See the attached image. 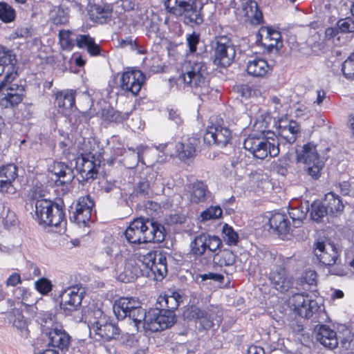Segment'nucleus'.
I'll use <instances>...</instances> for the list:
<instances>
[{"label":"nucleus","instance_id":"nucleus-4","mask_svg":"<svg viewBox=\"0 0 354 354\" xmlns=\"http://www.w3.org/2000/svg\"><path fill=\"white\" fill-rule=\"evenodd\" d=\"M296 160L304 165L305 170L312 178L317 179L320 176L324 163L314 144L308 142L297 149Z\"/></svg>","mask_w":354,"mask_h":354},{"label":"nucleus","instance_id":"nucleus-48","mask_svg":"<svg viewBox=\"0 0 354 354\" xmlns=\"http://www.w3.org/2000/svg\"><path fill=\"white\" fill-rule=\"evenodd\" d=\"M35 287L40 294L46 295L52 290L53 285L50 280L42 277L35 282Z\"/></svg>","mask_w":354,"mask_h":354},{"label":"nucleus","instance_id":"nucleus-9","mask_svg":"<svg viewBox=\"0 0 354 354\" xmlns=\"http://www.w3.org/2000/svg\"><path fill=\"white\" fill-rule=\"evenodd\" d=\"M236 55L235 46L227 36H219L216 38L214 62L222 67L229 66Z\"/></svg>","mask_w":354,"mask_h":354},{"label":"nucleus","instance_id":"nucleus-24","mask_svg":"<svg viewBox=\"0 0 354 354\" xmlns=\"http://www.w3.org/2000/svg\"><path fill=\"white\" fill-rule=\"evenodd\" d=\"M300 130L299 124L294 120L289 121L283 124H280L278 131L279 138L277 140L279 141L280 139L281 140H284L286 143L292 144L296 141Z\"/></svg>","mask_w":354,"mask_h":354},{"label":"nucleus","instance_id":"nucleus-64","mask_svg":"<svg viewBox=\"0 0 354 354\" xmlns=\"http://www.w3.org/2000/svg\"><path fill=\"white\" fill-rule=\"evenodd\" d=\"M15 34L17 37H28L30 35V30L27 27L17 28Z\"/></svg>","mask_w":354,"mask_h":354},{"label":"nucleus","instance_id":"nucleus-62","mask_svg":"<svg viewBox=\"0 0 354 354\" xmlns=\"http://www.w3.org/2000/svg\"><path fill=\"white\" fill-rule=\"evenodd\" d=\"M21 279L20 275L17 273H13L8 278L6 283L8 286H15L21 283Z\"/></svg>","mask_w":354,"mask_h":354},{"label":"nucleus","instance_id":"nucleus-43","mask_svg":"<svg viewBox=\"0 0 354 354\" xmlns=\"http://www.w3.org/2000/svg\"><path fill=\"white\" fill-rule=\"evenodd\" d=\"M223 238L224 241L229 245H236L238 243L239 236L234 229L225 224L222 228Z\"/></svg>","mask_w":354,"mask_h":354},{"label":"nucleus","instance_id":"nucleus-22","mask_svg":"<svg viewBox=\"0 0 354 354\" xmlns=\"http://www.w3.org/2000/svg\"><path fill=\"white\" fill-rule=\"evenodd\" d=\"M94 205L89 196L79 198L74 213V220L77 224H85L91 218L92 208Z\"/></svg>","mask_w":354,"mask_h":354},{"label":"nucleus","instance_id":"nucleus-49","mask_svg":"<svg viewBox=\"0 0 354 354\" xmlns=\"http://www.w3.org/2000/svg\"><path fill=\"white\" fill-rule=\"evenodd\" d=\"M17 167L13 164H8L0 168V176L2 178L15 180L17 177Z\"/></svg>","mask_w":354,"mask_h":354},{"label":"nucleus","instance_id":"nucleus-8","mask_svg":"<svg viewBox=\"0 0 354 354\" xmlns=\"http://www.w3.org/2000/svg\"><path fill=\"white\" fill-rule=\"evenodd\" d=\"M176 321L173 310L153 309L147 314L145 322L142 324L144 330L157 332L171 327Z\"/></svg>","mask_w":354,"mask_h":354},{"label":"nucleus","instance_id":"nucleus-1","mask_svg":"<svg viewBox=\"0 0 354 354\" xmlns=\"http://www.w3.org/2000/svg\"><path fill=\"white\" fill-rule=\"evenodd\" d=\"M126 239L130 243H161L166 236L165 227L144 218H137L130 223L124 231Z\"/></svg>","mask_w":354,"mask_h":354},{"label":"nucleus","instance_id":"nucleus-25","mask_svg":"<svg viewBox=\"0 0 354 354\" xmlns=\"http://www.w3.org/2000/svg\"><path fill=\"white\" fill-rule=\"evenodd\" d=\"M317 340L326 348L334 349L339 344V338L335 330L326 325H322L318 329Z\"/></svg>","mask_w":354,"mask_h":354},{"label":"nucleus","instance_id":"nucleus-12","mask_svg":"<svg viewBox=\"0 0 354 354\" xmlns=\"http://www.w3.org/2000/svg\"><path fill=\"white\" fill-rule=\"evenodd\" d=\"M289 304L294 311L300 317L310 318L318 310L317 302L310 299L308 295L296 293L289 299Z\"/></svg>","mask_w":354,"mask_h":354},{"label":"nucleus","instance_id":"nucleus-10","mask_svg":"<svg viewBox=\"0 0 354 354\" xmlns=\"http://www.w3.org/2000/svg\"><path fill=\"white\" fill-rule=\"evenodd\" d=\"M84 289L77 286L64 290L60 295V308L66 315L78 310L82 305Z\"/></svg>","mask_w":354,"mask_h":354},{"label":"nucleus","instance_id":"nucleus-32","mask_svg":"<svg viewBox=\"0 0 354 354\" xmlns=\"http://www.w3.org/2000/svg\"><path fill=\"white\" fill-rule=\"evenodd\" d=\"M76 91L65 90L57 93L55 101L59 108L71 109L75 105Z\"/></svg>","mask_w":354,"mask_h":354},{"label":"nucleus","instance_id":"nucleus-40","mask_svg":"<svg viewBox=\"0 0 354 354\" xmlns=\"http://www.w3.org/2000/svg\"><path fill=\"white\" fill-rule=\"evenodd\" d=\"M214 260L220 266H230L235 262V256L231 251L224 250L216 254Z\"/></svg>","mask_w":354,"mask_h":354},{"label":"nucleus","instance_id":"nucleus-57","mask_svg":"<svg viewBox=\"0 0 354 354\" xmlns=\"http://www.w3.org/2000/svg\"><path fill=\"white\" fill-rule=\"evenodd\" d=\"M201 279L202 281H206L207 279L214 280L216 281L221 282L224 279L223 276L219 274H214L212 272H209L207 274H199L198 277Z\"/></svg>","mask_w":354,"mask_h":354},{"label":"nucleus","instance_id":"nucleus-26","mask_svg":"<svg viewBox=\"0 0 354 354\" xmlns=\"http://www.w3.org/2000/svg\"><path fill=\"white\" fill-rule=\"evenodd\" d=\"M207 186L201 181H196L189 187V199L192 203H205L210 197Z\"/></svg>","mask_w":354,"mask_h":354},{"label":"nucleus","instance_id":"nucleus-7","mask_svg":"<svg viewBox=\"0 0 354 354\" xmlns=\"http://www.w3.org/2000/svg\"><path fill=\"white\" fill-rule=\"evenodd\" d=\"M136 255L139 261L149 269L156 281H161L167 275V257L162 252L139 248Z\"/></svg>","mask_w":354,"mask_h":354},{"label":"nucleus","instance_id":"nucleus-16","mask_svg":"<svg viewBox=\"0 0 354 354\" xmlns=\"http://www.w3.org/2000/svg\"><path fill=\"white\" fill-rule=\"evenodd\" d=\"M231 139V131L226 127H209L203 136V140L209 145H215L225 147Z\"/></svg>","mask_w":354,"mask_h":354},{"label":"nucleus","instance_id":"nucleus-3","mask_svg":"<svg viewBox=\"0 0 354 354\" xmlns=\"http://www.w3.org/2000/svg\"><path fill=\"white\" fill-rule=\"evenodd\" d=\"M165 5L169 12L182 17L187 25H201L204 21L203 6L196 0H165Z\"/></svg>","mask_w":354,"mask_h":354},{"label":"nucleus","instance_id":"nucleus-53","mask_svg":"<svg viewBox=\"0 0 354 354\" xmlns=\"http://www.w3.org/2000/svg\"><path fill=\"white\" fill-rule=\"evenodd\" d=\"M13 180L8 178H2L0 176V192L9 194L15 193V189L12 185Z\"/></svg>","mask_w":354,"mask_h":354},{"label":"nucleus","instance_id":"nucleus-41","mask_svg":"<svg viewBox=\"0 0 354 354\" xmlns=\"http://www.w3.org/2000/svg\"><path fill=\"white\" fill-rule=\"evenodd\" d=\"M74 33L70 30H61L59 32V42L63 49L70 50L75 44Z\"/></svg>","mask_w":354,"mask_h":354},{"label":"nucleus","instance_id":"nucleus-47","mask_svg":"<svg viewBox=\"0 0 354 354\" xmlns=\"http://www.w3.org/2000/svg\"><path fill=\"white\" fill-rule=\"evenodd\" d=\"M222 209L219 206H211L201 214L202 221L216 219L221 216Z\"/></svg>","mask_w":354,"mask_h":354},{"label":"nucleus","instance_id":"nucleus-54","mask_svg":"<svg viewBox=\"0 0 354 354\" xmlns=\"http://www.w3.org/2000/svg\"><path fill=\"white\" fill-rule=\"evenodd\" d=\"M200 36L199 34L193 32L192 34L187 35V42L189 48V50L194 53L196 50V46L199 42Z\"/></svg>","mask_w":354,"mask_h":354},{"label":"nucleus","instance_id":"nucleus-61","mask_svg":"<svg viewBox=\"0 0 354 354\" xmlns=\"http://www.w3.org/2000/svg\"><path fill=\"white\" fill-rule=\"evenodd\" d=\"M130 267L132 268V270H130V274H131L130 278L131 279H133L134 278H136L142 274V270L139 267H138L136 265L133 266V263H129L127 265V269L129 270L130 268Z\"/></svg>","mask_w":354,"mask_h":354},{"label":"nucleus","instance_id":"nucleus-45","mask_svg":"<svg viewBox=\"0 0 354 354\" xmlns=\"http://www.w3.org/2000/svg\"><path fill=\"white\" fill-rule=\"evenodd\" d=\"M342 71L346 78L354 80V53L344 62Z\"/></svg>","mask_w":354,"mask_h":354},{"label":"nucleus","instance_id":"nucleus-50","mask_svg":"<svg viewBox=\"0 0 354 354\" xmlns=\"http://www.w3.org/2000/svg\"><path fill=\"white\" fill-rule=\"evenodd\" d=\"M180 297L178 294L173 293L171 295H166L163 298H161L160 303L162 301V300L165 302V306L168 308L169 310H172L173 309H176L179 306V299Z\"/></svg>","mask_w":354,"mask_h":354},{"label":"nucleus","instance_id":"nucleus-58","mask_svg":"<svg viewBox=\"0 0 354 354\" xmlns=\"http://www.w3.org/2000/svg\"><path fill=\"white\" fill-rule=\"evenodd\" d=\"M119 45L121 48H129L131 50H135L137 48L136 41L131 38L121 40Z\"/></svg>","mask_w":354,"mask_h":354},{"label":"nucleus","instance_id":"nucleus-28","mask_svg":"<svg viewBox=\"0 0 354 354\" xmlns=\"http://www.w3.org/2000/svg\"><path fill=\"white\" fill-rule=\"evenodd\" d=\"M270 228L280 234H286L290 229V222L285 214L277 213L269 219Z\"/></svg>","mask_w":354,"mask_h":354},{"label":"nucleus","instance_id":"nucleus-23","mask_svg":"<svg viewBox=\"0 0 354 354\" xmlns=\"http://www.w3.org/2000/svg\"><path fill=\"white\" fill-rule=\"evenodd\" d=\"M138 299L133 297H122L115 301L113 306V310L118 319H124L128 314L138 306Z\"/></svg>","mask_w":354,"mask_h":354},{"label":"nucleus","instance_id":"nucleus-11","mask_svg":"<svg viewBox=\"0 0 354 354\" xmlns=\"http://www.w3.org/2000/svg\"><path fill=\"white\" fill-rule=\"evenodd\" d=\"M222 245V241L215 235L201 233L196 235L190 243L191 252L196 257L203 255L207 250L215 252Z\"/></svg>","mask_w":354,"mask_h":354},{"label":"nucleus","instance_id":"nucleus-19","mask_svg":"<svg viewBox=\"0 0 354 354\" xmlns=\"http://www.w3.org/2000/svg\"><path fill=\"white\" fill-rule=\"evenodd\" d=\"M269 281L274 288L281 292L288 290L292 285V279L282 266H276L271 270Z\"/></svg>","mask_w":354,"mask_h":354},{"label":"nucleus","instance_id":"nucleus-5","mask_svg":"<svg viewBox=\"0 0 354 354\" xmlns=\"http://www.w3.org/2000/svg\"><path fill=\"white\" fill-rule=\"evenodd\" d=\"M243 147L254 158L264 159L268 156L275 157L279 153V143L276 139L260 138L248 136L243 142Z\"/></svg>","mask_w":354,"mask_h":354},{"label":"nucleus","instance_id":"nucleus-18","mask_svg":"<svg viewBox=\"0 0 354 354\" xmlns=\"http://www.w3.org/2000/svg\"><path fill=\"white\" fill-rule=\"evenodd\" d=\"M315 254L322 264L331 266L336 263L338 252L335 246L329 242H317Z\"/></svg>","mask_w":354,"mask_h":354},{"label":"nucleus","instance_id":"nucleus-20","mask_svg":"<svg viewBox=\"0 0 354 354\" xmlns=\"http://www.w3.org/2000/svg\"><path fill=\"white\" fill-rule=\"evenodd\" d=\"M112 12V6L103 1L90 3L88 5V15L92 21L97 23H105L107 19L111 18Z\"/></svg>","mask_w":354,"mask_h":354},{"label":"nucleus","instance_id":"nucleus-46","mask_svg":"<svg viewBox=\"0 0 354 354\" xmlns=\"http://www.w3.org/2000/svg\"><path fill=\"white\" fill-rule=\"evenodd\" d=\"M328 214L324 203L322 204L319 203H314L311 205L310 216L312 219L319 221L325 215Z\"/></svg>","mask_w":354,"mask_h":354},{"label":"nucleus","instance_id":"nucleus-51","mask_svg":"<svg viewBox=\"0 0 354 354\" xmlns=\"http://www.w3.org/2000/svg\"><path fill=\"white\" fill-rule=\"evenodd\" d=\"M337 27L342 32H354V21L350 17L340 19L337 22Z\"/></svg>","mask_w":354,"mask_h":354},{"label":"nucleus","instance_id":"nucleus-36","mask_svg":"<svg viewBox=\"0 0 354 354\" xmlns=\"http://www.w3.org/2000/svg\"><path fill=\"white\" fill-rule=\"evenodd\" d=\"M147 313L144 308L140 306V303L138 301V306H136L131 314H128V316L135 323V326L137 330H140L142 328V324L145 322L147 317Z\"/></svg>","mask_w":354,"mask_h":354},{"label":"nucleus","instance_id":"nucleus-2","mask_svg":"<svg viewBox=\"0 0 354 354\" xmlns=\"http://www.w3.org/2000/svg\"><path fill=\"white\" fill-rule=\"evenodd\" d=\"M181 71L179 81L187 84L199 94L205 95L208 93L207 67L203 61L199 58L186 60L182 64Z\"/></svg>","mask_w":354,"mask_h":354},{"label":"nucleus","instance_id":"nucleus-52","mask_svg":"<svg viewBox=\"0 0 354 354\" xmlns=\"http://www.w3.org/2000/svg\"><path fill=\"white\" fill-rule=\"evenodd\" d=\"M341 346L345 349L354 348V333L346 331L345 336L340 339Z\"/></svg>","mask_w":354,"mask_h":354},{"label":"nucleus","instance_id":"nucleus-44","mask_svg":"<svg viewBox=\"0 0 354 354\" xmlns=\"http://www.w3.org/2000/svg\"><path fill=\"white\" fill-rule=\"evenodd\" d=\"M50 20L55 25H64L68 21V12L62 8L50 12Z\"/></svg>","mask_w":354,"mask_h":354},{"label":"nucleus","instance_id":"nucleus-56","mask_svg":"<svg viewBox=\"0 0 354 354\" xmlns=\"http://www.w3.org/2000/svg\"><path fill=\"white\" fill-rule=\"evenodd\" d=\"M317 273L313 270H308L304 275V281L310 286L315 285Z\"/></svg>","mask_w":354,"mask_h":354},{"label":"nucleus","instance_id":"nucleus-60","mask_svg":"<svg viewBox=\"0 0 354 354\" xmlns=\"http://www.w3.org/2000/svg\"><path fill=\"white\" fill-rule=\"evenodd\" d=\"M122 339V342L125 343L127 346H135L136 344L138 342V340L136 339V336L134 335L130 334H124L121 336Z\"/></svg>","mask_w":354,"mask_h":354},{"label":"nucleus","instance_id":"nucleus-59","mask_svg":"<svg viewBox=\"0 0 354 354\" xmlns=\"http://www.w3.org/2000/svg\"><path fill=\"white\" fill-rule=\"evenodd\" d=\"M149 150V147L145 145H139L136 147V149L133 151V152L136 151L137 154V162H140L144 164L143 161V155L145 152Z\"/></svg>","mask_w":354,"mask_h":354},{"label":"nucleus","instance_id":"nucleus-35","mask_svg":"<svg viewBox=\"0 0 354 354\" xmlns=\"http://www.w3.org/2000/svg\"><path fill=\"white\" fill-rule=\"evenodd\" d=\"M176 156L181 160H185L196 156V147L193 143H178L176 146Z\"/></svg>","mask_w":354,"mask_h":354},{"label":"nucleus","instance_id":"nucleus-13","mask_svg":"<svg viewBox=\"0 0 354 354\" xmlns=\"http://www.w3.org/2000/svg\"><path fill=\"white\" fill-rule=\"evenodd\" d=\"M47 324L48 322H46V324L43 326V332L48 338V345L62 351L67 350L71 340L69 334L57 325H52L49 327Z\"/></svg>","mask_w":354,"mask_h":354},{"label":"nucleus","instance_id":"nucleus-6","mask_svg":"<svg viewBox=\"0 0 354 354\" xmlns=\"http://www.w3.org/2000/svg\"><path fill=\"white\" fill-rule=\"evenodd\" d=\"M35 216L40 224L47 226H58L64 217L59 205L46 199L37 200L35 204Z\"/></svg>","mask_w":354,"mask_h":354},{"label":"nucleus","instance_id":"nucleus-14","mask_svg":"<svg viewBox=\"0 0 354 354\" xmlns=\"http://www.w3.org/2000/svg\"><path fill=\"white\" fill-rule=\"evenodd\" d=\"M100 166V161L89 152L77 158L75 167L82 178L88 180L96 178Z\"/></svg>","mask_w":354,"mask_h":354},{"label":"nucleus","instance_id":"nucleus-38","mask_svg":"<svg viewBox=\"0 0 354 354\" xmlns=\"http://www.w3.org/2000/svg\"><path fill=\"white\" fill-rule=\"evenodd\" d=\"M16 12L15 9L5 2H0V20L4 23H10L15 20Z\"/></svg>","mask_w":354,"mask_h":354},{"label":"nucleus","instance_id":"nucleus-30","mask_svg":"<svg viewBox=\"0 0 354 354\" xmlns=\"http://www.w3.org/2000/svg\"><path fill=\"white\" fill-rule=\"evenodd\" d=\"M75 42L80 48H85L92 56L98 55L100 53V46L95 44L94 39L88 35H75Z\"/></svg>","mask_w":354,"mask_h":354},{"label":"nucleus","instance_id":"nucleus-63","mask_svg":"<svg viewBox=\"0 0 354 354\" xmlns=\"http://www.w3.org/2000/svg\"><path fill=\"white\" fill-rule=\"evenodd\" d=\"M144 124L139 116H136L135 118H132L129 122V126L133 130L142 129Z\"/></svg>","mask_w":354,"mask_h":354},{"label":"nucleus","instance_id":"nucleus-21","mask_svg":"<svg viewBox=\"0 0 354 354\" xmlns=\"http://www.w3.org/2000/svg\"><path fill=\"white\" fill-rule=\"evenodd\" d=\"M93 329L97 335L106 340L116 339L120 335L118 326L112 322H108L104 319H100L93 324Z\"/></svg>","mask_w":354,"mask_h":354},{"label":"nucleus","instance_id":"nucleus-29","mask_svg":"<svg viewBox=\"0 0 354 354\" xmlns=\"http://www.w3.org/2000/svg\"><path fill=\"white\" fill-rule=\"evenodd\" d=\"M52 172L59 177L61 184H68L74 178V173L71 168L61 162H55L52 166Z\"/></svg>","mask_w":354,"mask_h":354},{"label":"nucleus","instance_id":"nucleus-15","mask_svg":"<svg viewBox=\"0 0 354 354\" xmlns=\"http://www.w3.org/2000/svg\"><path fill=\"white\" fill-rule=\"evenodd\" d=\"M145 82V75L139 70L131 69L124 72L120 79L122 90L136 95Z\"/></svg>","mask_w":354,"mask_h":354},{"label":"nucleus","instance_id":"nucleus-42","mask_svg":"<svg viewBox=\"0 0 354 354\" xmlns=\"http://www.w3.org/2000/svg\"><path fill=\"white\" fill-rule=\"evenodd\" d=\"M15 64V57L9 50L0 46V75L3 73L5 67L11 66V68Z\"/></svg>","mask_w":354,"mask_h":354},{"label":"nucleus","instance_id":"nucleus-39","mask_svg":"<svg viewBox=\"0 0 354 354\" xmlns=\"http://www.w3.org/2000/svg\"><path fill=\"white\" fill-rule=\"evenodd\" d=\"M24 88L18 89V93L13 94L12 93H3L5 97L2 99V103L6 106L10 104L11 106L18 105L23 100L24 95Z\"/></svg>","mask_w":354,"mask_h":354},{"label":"nucleus","instance_id":"nucleus-31","mask_svg":"<svg viewBox=\"0 0 354 354\" xmlns=\"http://www.w3.org/2000/svg\"><path fill=\"white\" fill-rule=\"evenodd\" d=\"M269 68L267 62L263 59H254L249 61L246 67L248 73L254 77L264 76Z\"/></svg>","mask_w":354,"mask_h":354},{"label":"nucleus","instance_id":"nucleus-27","mask_svg":"<svg viewBox=\"0 0 354 354\" xmlns=\"http://www.w3.org/2000/svg\"><path fill=\"white\" fill-rule=\"evenodd\" d=\"M324 204L328 214L336 216L341 214L344 208L339 196L333 192H328L325 195Z\"/></svg>","mask_w":354,"mask_h":354},{"label":"nucleus","instance_id":"nucleus-55","mask_svg":"<svg viewBox=\"0 0 354 354\" xmlns=\"http://www.w3.org/2000/svg\"><path fill=\"white\" fill-rule=\"evenodd\" d=\"M239 92L242 97L245 98H248L256 95L255 89L247 84L240 86L239 88Z\"/></svg>","mask_w":354,"mask_h":354},{"label":"nucleus","instance_id":"nucleus-37","mask_svg":"<svg viewBox=\"0 0 354 354\" xmlns=\"http://www.w3.org/2000/svg\"><path fill=\"white\" fill-rule=\"evenodd\" d=\"M308 209L307 207H295L291 208L288 214L292 220L295 227H300L303 221L306 218Z\"/></svg>","mask_w":354,"mask_h":354},{"label":"nucleus","instance_id":"nucleus-34","mask_svg":"<svg viewBox=\"0 0 354 354\" xmlns=\"http://www.w3.org/2000/svg\"><path fill=\"white\" fill-rule=\"evenodd\" d=\"M266 34L265 41H270V43L267 44H264L267 46L268 52L270 53L274 50L276 53H278L281 46L280 32L277 30L268 29Z\"/></svg>","mask_w":354,"mask_h":354},{"label":"nucleus","instance_id":"nucleus-33","mask_svg":"<svg viewBox=\"0 0 354 354\" xmlns=\"http://www.w3.org/2000/svg\"><path fill=\"white\" fill-rule=\"evenodd\" d=\"M9 319L12 322L13 326L21 332V336L27 337L28 335L27 323L21 314V311L18 308H14Z\"/></svg>","mask_w":354,"mask_h":354},{"label":"nucleus","instance_id":"nucleus-17","mask_svg":"<svg viewBox=\"0 0 354 354\" xmlns=\"http://www.w3.org/2000/svg\"><path fill=\"white\" fill-rule=\"evenodd\" d=\"M219 312H216L215 308L208 309L207 310L200 309L197 307H191L185 313V316L190 319H196L201 328L204 330H209L214 326V320L219 322L220 319H216V315Z\"/></svg>","mask_w":354,"mask_h":354}]
</instances>
